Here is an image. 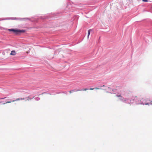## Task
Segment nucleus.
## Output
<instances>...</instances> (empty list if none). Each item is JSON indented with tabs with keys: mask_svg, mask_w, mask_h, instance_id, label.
<instances>
[{
	"mask_svg": "<svg viewBox=\"0 0 152 152\" xmlns=\"http://www.w3.org/2000/svg\"><path fill=\"white\" fill-rule=\"evenodd\" d=\"M8 30L10 31H12L14 33L16 34H18L25 32V31L24 30H20L15 29H9Z\"/></svg>",
	"mask_w": 152,
	"mask_h": 152,
	"instance_id": "1",
	"label": "nucleus"
},
{
	"mask_svg": "<svg viewBox=\"0 0 152 152\" xmlns=\"http://www.w3.org/2000/svg\"><path fill=\"white\" fill-rule=\"evenodd\" d=\"M25 99L24 98H17L16 99H15V100L7 101V102H6V103H3V104H6L10 103H11L12 102H14L15 101H18V100H24Z\"/></svg>",
	"mask_w": 152,
	"mask_h": 152,
	"instance_id": "2",
	"label": "nucleus"
},
{
	"mask_svg": "<svg viewBox=\"0 0 152 152\" xmlns=\"http://www.w3.org/2000/svg\"><path fill=\"white\" fill-rule=\"evenodd\" d=\"M16 51L14 50H12L11 52V53L10 54V55H12V56H15L16 55Z\"/></svg>",
	"mask_w": 152,
	"mask_h": 152,
	"instance_id": "3",
	"label": "nucleus"
},
{
	"mask_svg": "<svg viewBox=\"0 0 152 152\" xmlns=\"http://www.w3.org/2000/svg\"><path fill=\"white\" fill-rule=\"evenodd\" d=\"M109 89H110V93H112L113 92H115L117 90H118V89L119 88L118 87H116V89H112V91H111V90H110L111 89V88H108Z\"/></svg>",
	"mask_w": 152,
	"mask_h": 152,
	"instance_id": "4",
	"label": "nucleus"
},
{
	"mask_svg": "<svg viewBox=\"0 0 152 152\" xmlns=\"http://www.w3.org/2000/svg\"><path fill=\"white\" fill-rule=\"evenodd\" d=\"M88 90V89L87 88H83L82 90H77V91H86Z\"/></svg>",
	"mask_w": 152,
	"mask_h": 152,
	"instance_id": "5",
	"label": "nucleus"
},
{
	"mask_svg": "<svg viewBox=\"0 0 152 152\" xmlns=\"http://www.w3.org/2000/svg\"><path fill=\"white\" fill-rule=\"evenodd\" d=\"M91 31V30L89 29L88 31V38H89V37Z\"/></svg>",
	"mask_w": 152,
	"mask_h": 152,
	"instance_id": "6",
	"label": "nucleus"
},
{
	"mask_svg": "<svg viewBox=\"0 0 152 152\" xmlns=\"http://www.w3.org/2000/svg\"><path fill=\"white\" fill-rule=\"evenodd\" d=\"M27 99L26 100V101H29V100H31L32 99L30 97H26Z\"/></svg>",
	"mask_w": 152,
	"mask_h": 152,
	"instance_id": "7",
	"label": "nucleus"
},
{
	"mask_svg": "<svg viewBox=\"0 0 152 152\" xmlns=\"http://www.w3.org/2000/svg\"><path fill=\"white\" fill-rule=\"evenodd\" d=\"M142 1L144 2H148V0H142Z\"/></svg>",
	"mask_w": 152,
	"mask_h": 152,
	"instance_id": "8",
	"label": "nucleus"
},
{
	"mask_svg": "<svg viewBox=\"0 0 152 152\" xmlns=\"http://www.w3.org/2000/svg\"><path fill=\"white\" fill-rule=\"evenodd\" d=\"M94 89H96V90H98V89H99V88H97V87H96V88H94Z\"/></svg>",
	"mask_w": 152,
	"mask_h": 152,
	"instance_id": "9",
	"label": "nucleus"
},
{
	"mask_svg": "<svg viewBox=\"0 0 152 152\" xmlns=\"http://www.w3.org/2000/svg\"><path fill=\"white\" fill-rule=\"evenodd\" d=\"M94 89V88H90V90H93Z\"/></svg>",
	"mask_w": 152,
	"mask_h": 152,
	"instance_id": "10",
	"label": "nucleus"
},
{
	"mask_svg": "<svg viewBox=\"0 0 152 152\" xmlns=\"http://www.w3.org/2000/svg\"><path fill=\"white\" fill-rule=\"evenodd\" d=\"M117 96L118 97L121 96V95H117Z\"/></svg>",
	"mask_w": 152,
	"mask_h": 152,
	"instance_id": "11",
	"label": "nucleus"
},
{
	"mask_svg": "<svg viewBox=\"0 0 152 152\" xmlns=\"http://www.w3.org/2000/svg\"><path fill=\"white\" fill-rule=\"evenodd\" d=\"M3 99V98H0V99Z\"/></svg>",
	"mask_w": 152,
	"mask_h": 152,
	"instance_id": "12",
	"label": "nucleus"
},
{
	"mask_svg": "<svg viewBox=\"0 0 152 152\" xmlns=\"http://www.w3.org/2000/svg\"><path fill=\"white\" fill-rule=\"evenodd\" d=\"M2 103V102H0V104L1 103Z\"/></svg>",
	"mask_w": 152,
	"mask_h": 152,
	"instance_id": "13",
	"label": "nucleus"
},
{
	"mask_svg": "<svg viewBox=\"0 0 152 152\" xmlns=\"http://www.w3.org/2000/svg\"><path fill=\"white\" fill-rule=\"evenodd\" d=\"M70 93H71V91H70Z\"/></svg>",
	"mask_w": 152,
	"mask_h": 152,
	"instance_id": "14",
	"label": "nucleus"
}]
</instances>
